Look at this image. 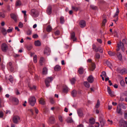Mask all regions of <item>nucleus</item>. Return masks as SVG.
<instances>
[{"instance_id": "f257e3e1", "label": "nucleus", "mask_w": 127, "mask_h": 127, "mask_svg": "<svg viewBox=\"0 0 127 127\" xmlns=\"http://www.w3.org/2000/svg\"><path fill=\"white\" fill-rule=\"evenodd\" d=\"M29 101L30 104L32 106H33L36 102V100L34 96H32L29 98Z\"/></svg>"}, {"instance_id": "f03ea898", "label": "nucleus", "mask_w": 127, "mask_h": 127, "mask_svg": "<svg viewBox=\"0 0 127 127\" xmlns=\"http://www.w3.org/2000/svg\"><path fill=\"white\" fill-rule=\"evenodd\" d=\"M53 80L52 77H47L45 80V83L46 86L48 87L50 86V83Z\"/></svg>"}, {"instance_id": "7ed1b4c3", "label": "nucleus", "mask_w": 127, "mask_h": 127, "mask_svg": "<svg viewBox=\"0 0 127 127\" xmlns=\"http://www.w3.org/2000/svg\"><path fill=\"white\" fill-rule=\"evenodd\" d=\"M10 100L14 105H17L19 103V100L16 98L11 97L10 98Z\"/></svg>"}, {"instance_id": "20e7f679", "label": "nucleus", "mask_w": 127, "mask_h": 127, "mask_svg": "<svg viewBox=\"0 0 127 127\" xmlns=\"http://www.w3.org/2000/svg\"><path fill=\"white\" fill-rule=\"evenodd\" d=\"M32 15L34 17H37L38 15L37 11L35 9H32L31 10Z\"/></svg>"}, {"instance_id": "39448f33", "label": "nucleus", "mask_w": 127, "mask_h": 127, "mask_svg": "<svg viewBox=\"0 0 127 127\" xmlns=\"http://www.w3.org/2000/svg\"><path fill=\"white\" fill-rule=\"evenodd\" d=\"M1 49L2 51L4 52H6L7 50L8 49L7 45L5 43L2 44L1 45Z\"/></svg>"}, {"instance_id": "423d86ee", "label": "nucleus", "mask_w": 127, "mask_h": 127, "mask_svg": "<svg viewBox=\"0 0 127 127\" xmlns=\"http://www.w3.org/2000/svg\"><path fill=\"white\" fill-rule=\"evenodd\" d=\"M20 118L18 116H15L13 118V123L16 124H17L18 123V121L20 120Z\"/></svg>"}, {"instance_id": "0eeeda50", "label": "nucleus", "mask_w": 127, "mask_h": 127, "mask_svg": "<svg viewBox=\"0 0 127 127\" xmlns=\"http://www.w3.org/2000/svg\"><path fill=\"white\" fill-rule=\"evenodd\" d=\"M51 52L50 48L48 47H46L44 50V53L46 55H49Z\"/></svg>"}, {"instance_id": "6e6552de", "label": "nucleus", "mask_w": 127, "mask_h": 127, "mask_svg": "<svg viewBox=\"0 0 127 127\" xmlns=\"http://www.w3.org/2000/svg\"><path fill=\"white\" fill-rule=\"evenodd\" d=\"M107 91L111 96L114 97L115 96L114 94V92H112L111 90V89L109 87H107Z\"/></svg>"}, {"instance_id": "1a4fd4ad", "label": "nucleus", "mask_w": 127, "mask_h": 127, "mask_svg": "<svg viewBox=\"0 0 127 127\" xmlns=\"http://www.w3.org/2000/svg\"><path fill=\"white\" fill-rule=\"evenodd\" d=\"M71 39L73 41H75L77 40V38L75 37V34L74 32H73L71 33Z\"/></svg>"}, {"instance_id": "9d476101", "label": "nucleus", "mask_w": 127, "mask_h": 127, "mask_svg": "<svg viewBox=\"0 0 127 127\" xmlns=\"http://www.w3.org/2000/svg\"><path fill=\"white\" fill-rule=\"evenodd\" d=\"M79 25L81 28H84L86 25V23L85 21L84 20H82L81 21L79 22Z\"/></svg>"}, {"instance_id": "9b49d317", "label": "nucleus", "mask_w": 127, "mask_h": 127, "mask_svg": "<svg viewBox=\"0 0 127 127\" xmlns=\"http://www.w3.org/2000/svg\"><path fill=\"white\" fill-rule=\"evenodd\" d=\"M87 80L89 82L91 83H92L94 81V78L92 75H90L88 77Z\"/></svg>"}, {"instance_id": "f8f14e48", "label": "nucleus", "mask_w": 127, "mask_h": 127, "mask_svg": "<svg viewBox=\"0 0 127 127\" xmlns=\"http://www.w3.org/2000/svg\"><path fill=\"white\" fill-rule=\"evenodd\" d=\"M52 7L51 6H48L47 8L46 12L47 14L50 15L52 13Z\"/></svg>"}, {"instance_id": "ddd939ff", "label": "nucleus", "mask_w": 127, "mask_h": 127, "mask_svg": "<svg viewBox=\"0 0 127 127\" xmlns=\"http://www.w3.org/2000/svg\"><path fill=\"white\" fill-rule=\"evenodd\" d=\"M95 66L94 63H92L91 64V65L89 67V70L91 71H93L95 69Z\"/></svg>"}, {"instance_id": "4468645a", "label": "nucleus", "mask_w": 127, "mask_h": 127, "mask_svg": "<svg viewBox=\"0 0 127 127\" xmlns=\"http://www.w3.org/2000/svg\"><path fill=\"white\" fill-rule=\"evenodd\" d=\"M10 15L11 18L13 19L15 22H16L17 21V16L15 14L13 13H11Z\"/></svg>"}, {"instance_id": "2eb2a0df", "label": "nucleus", "mask_w": 127, "mask_h": 127, "mask_svg": "<svg viewBox=\"0 0 127 127\" xmlns=\"http://www.w3.org/2000/svg\"><path fill=\"white\" fill-rule=\"evenodd\" d=\"M55 120V118L53 116H51L50 117L49 120V122L52 124H53L54 123Z\"/></svg>"}, {"instance_id": "dca6fc26", "label": "nucleus", "mask_w": 127, "mask_h": 127, "mask_svg": "<svg viewBox=\"0 0 127 127\" xmlns=\"http://www.w3.org/2000/svg\"><path fill=\"white\" fill-rule=\"evenodd\" d=\"M122 109L121 108H120L118 106L117 107L116 109V112L118 114L120 115H122V112L121 111Z\"/></svg>"}, {"instance_id": "f3484780", "label": "nucleus", "mask_w": 127, "mask_h": 127, "mask_svg": "<svg viewBox=\"0 0 127 127\" xmlns=\"http://www.w3.org/2000/svg\"><path fill=\"white\" fill-rule=\"evenodd\" d=\"M71 94L73 97H76L77 94V91L75 90H73L71 92Z\"/></svg>"}, {"instance_id": "a211bd4d", "label": "nucleus", "mask_w": 127, "mask_h": 127, "mask_svg": "<svg viewBox=\"0 0 127 127\" xmlns=\"http://www.w3.org/2000/svg\"><path fill=\"white\" fill-rule=\"evenodd\" d=\"M118 106L121 109V108H122L123 109H125L126 108L125 104L123 103L119 104L118 105Z\"/></svg>"}, {"instance_id": "6ab92c4d", "label": "nucleus", "mask_w": 127, "mask_h": 127, "mask_svg": "<svg viewBox=\"0 0 127 127\" xmlns=\"http://www.w3.org/2000/svg\"><path fill=\"white\" fill-rule=\"evenodd\" d=\"M66 122L68 123H71L73 122V121L71 117H68L65 120Z\"/></svg>"}, {"instance_id": "aec40b11", "label": "nucleus", "mask_w": 127, "mask_h": 127, "mask_svg": "<svg viewBox=\"0 0 127 127\" xmlns=\"http://www.w3.org/2000/svg\"><path fill=\"white\" fill-rule=\"evenodd\" d=\"M117 56L120 61H122V55L120 53L118 52L117 54Z\"/></svg>"}, {"instance_id": "412c9836", "label": "nucleus", "mask_w": 127, "mask_h": 127, "mask_svg": "<svg viewBox=\"0 0 127 127\" xmlns=\"http://www.w3.org/2000/svg\"><path fill=\"white\" fill-rule=\"evenodd\" d=\"M78 72L80 74H82L84 72V70L83 68L82 67H80L79 68L78 70Z\"/></svg>"}, {"instance_id": "4be33fe9", "label": "nucleus", "mask_w": 127, "mask_h": 127, "mask_svg": "<svg viewBox=\"0 0 127 127\" xmlns=\"http://www.w3.org/2000/svg\"><path fill=\"white\" fill-rule=\"evenodd\" d=\"M34 44L36 46H39L41 45V43L39 41L37 40L35 41Z\"/></svg>"}, {"instance_id": "5701e85b", "label": "nucleus", "mask_w": 127, "mask_h": 127, "mask_svg": "<svg viewBox=\"0 0 127 127\" xmlns=\"http://www.w3.org/2000/svg\"><path fill=\"white\" fill-rule=\"evenodd\" d=\"M47 69L46 67H44L43 69L42 73L43 75L46 74L47 73Z\"/></svg>"}, {"instance_id": "b1692460", "label": "nucleus", "mask_w": 127, "mask_h": 127, "mask_svg": "<svg viewBox=\"0 0 127 127\" xmlns=\"http://www.w3.org/2000/svg\"><path fill=\"white\" fill-rule=\"evenodd\" d=\"M89 122L91 124H94L95 122V119L93 118H92L89 120Z\"/></svg>"}, {"instance_id": "393cba45", "label": "nucleus", "mask_w": 127, "mask_h": 127, "mask_svg": "<svg viewBox=\"0 0 127 127\" xmlns=\"http://www.w3.org/2000/svg\"><path fill=\"white\" fill-rule=\"evenodd\" d=\"M95 52H97L99 51V52L101 53H103L102 49L100 47H98L97 48V49H95Z\"/></svg>"}, {"instance_id": "a878e982", "label": "nucleus", "mask_w": 127, "mask_h": 127, "mask_svg": "<svg viewBox=\"0 0 127 127\" xmlns=\"http://www.w3.org/2000/svg\"><path fill=\"white\" fill-rule=\"evenodd\" d=\"M54 69L55 70L58 71L61 70V67L60 66L57 65L55 67Z\"/></svg>"}, {"instance_id": "bb28decb", "label": "nucleus", "mask_w": 127, "mask_h": 127, "mask_svg": "<svg viewBox=\"0 0 127 127\" xmlns=\"http://www.w3.org/2000/svg\"><path fill=\"white\" fill-rule=\"evenodd\" d=\"M21 4V1L19 0H17L15 3V6H19Z\"/></svg>"}, {"instance_id": "cd10ccee", "label": "nucleus", "mask_w": 127, "mask_h": 127, "mask_svg": "<svg viewBox=\"0 0 127 127\" xmlns=\"http://www.w3.org/2000/svg\"><path fill=\"white\" fill-rule=\"evenodd\" d=\"M39 103L42 105L45 104V101L42 98H40L39 100Z\"/></svg>"}, {"instance_id": "c85d7f7f", "label": "nucleus", "mask_w": 127, "mask_h": 127, "mask_svg": "<svg viewBox=\"0 0 127 127\" xmlns=\"http://www.w3.org/2000/svg\"><path fill=\"white\" fill-rule=\"evenodd\" d=\"M124 46L123 43L121 41H120L119 43L117 44L118 47L121 48V47H123Z\"/></svg>"}, {"instance_id": "c756f323", "label": "nucleus", "mask_w": 127, "mask_h": 127, "mask_svg": "<svg viewBox=\"0 0 127 127\" xmlns=\"http://www.w3.org/2000/svg\"><path fill=\"white\" fill-rule=\"evenodd\" d=\"M78 113L80 116H82L83 115V113L82 110L81 109H79L77 110Z\"/></svg>"}, {"instance_id": "7c9ffc66", "label": "nucleus", "mask_w": 127, "mask_h": 127, "mask_svg": "<svg viewBox=\"0 0 127 127\" xmlns=\"http://www.w3.org/2000/svg\"><path fill=\"white\" fill-rule=\"evenodd\" d=\"M126 122L127 121H125L124 120L121 119L119 121L120 124L121 125V126H122L123 125L126 123Z\"/></svg>"}, {"instance_id": "2f4dec72", "label": "nucleus", "mask_w": 127, "mask_h": 127, "mask_svg": "<svg viewBox=\"0 0 127 127\" xmlns=\"http://www.w3.org/2000/svg\"><path fill=\"white\" fill-rule=\"evenodd\" d=\"M120 73L122 74H123L127 73V69H122L120 71Z\"/></svg>"}, {"instance_id": "473e14b6", "label": "nucleus", "mask_w": 127, "mask_h": 127, "mask_svg": "<svg viewBox=\"0 0 127 127\" xmlns=\"http://www.w3.org/2000/svg\"><path fill=\"white\" fill-rule=\"evenodd\" d=\"M108 54L110 56H114L116 54V53L114 52H112L109 51L108 52Z\"/></svg>"}, {"instance_id": "72a5a7b5", "label": "nucleus", "mask_w": 127, "mask_h": 127, "mask_svg": "<svg viewBox=\"0 0 127 127\" xmlns=\"http://www.w3.org/2000/svg\"><path fill=\"white\" fill-rule=\"evenodd\" d=\"M1 32L4 35L7 33L6 30L4 28H3L1 29Z\"/></svg>"}, {"instance_id": "f704fd0d", "label": "nucleus", "mask_w": 127, "mask_h": 127, "mask_svg": "<svg viewBox=\"0 0 127 127\" xmlns=\"http://www.w3.org/2000/svg\"><path fill=\"white\" fill-rule=\"evenodd\" d=\"M84 86L86 87L89 88L90 87V85L89 83L87 81L85 82H84Z\"/></svg>"}, {"instance_id": "c9c22d12", "label": "nucleus", "mask_w": 127, "mask_h": 127, "mask_svg": "<svg viewBox=\"0 0 127 127\" xmlns=\"http://www.w3.org/2000/svg\"><path fill=\"white\" fill-rule=\"evenodd\" d=\"M52 29V28L50 25L48 26L46 28V31L48 32L51 31Z\"/></svg>"}, {"instance_id": "e433bc0d", "label": "nucleus", "mask_w": 127, "mask_h": 127, "mask_svg": "<svg viewBox=\"0 0 127 127\" xmlns=\"http://www.w3.org/2000/svg\"><path fill=\"white\" fill-rule=\"evenodd\" d=\"M72 8L73 10L76 11H77L80 9V7H77L73 6H72Z\"/></svg>"}, {"instance_id": "4c0bfd02", "label": "nucleus", "mask_w": 127, "mask_h": 127, "mask_svg": "<svg viewBox=\"0 0 127 127\" xmlns=\"http://www.w3.org/2000/svg\"><path fill=\"white\" fill-rule=\"evenodd\" d=\"M91 8L93 10H95L97 9V7L96 6H94L93 5H90Z\"/></svg>"}, {"instance_id": "58836bf2", "label": "nucleus", "mask_w": 127, "mask_h": 127, "mask_svg": "<svg viewBox=\"0 0 127 127\" xmlns=\"http://www.w3.org/2000/svg\"><path fill=\"white\" fill-rule=\"evenodd\" d=\"M100 105V102L99 99L97 100V102L95 105V107L96 108H98L99 107Z\"/></svg>"}, {"instance_id": "ea45409f", "label": "nucleus", "mask_w": 127, "mask_h": 127, "mask_svg": "<svg viewBox=\"0 0 127 127\" xmlns=\"http://www.w3.org/2000/svg\"><path fill=\"white\" fill-rule=\"evenodd\" d=\"M44 60V58L42 57L40 58L39 61V64L40 65H43V63Z\"/></svg>"}, {"instance_id": "a19ab883", "label": "nucleus", "mask_w": 127, "mask_h": 127, "mask_svg": "<svg viewBox=\"0 0 127 127\" xmlns=\"http://www.w3.org/2000/svg\"><path fill=\"white\" fill-rule=\"evenodd\" d=\"M70 81L71 82V83L72 84H74L76 81V80L75 78H73L71 79H70Z\"/></svg>"}, {"instance_id": "79ce46f5", "label": "nucleus", "mask_w": 127, "mask_h": 127, "mask_svg": "<svg viewBox=\"0 0 127 127\" xmlns=\"http://www.w3.org/2000/svg\"><path fill=\"white\" fill-rule=\"evenodd\" d=\"M119 12H120V11H119V9H118V8H117L116 12L115 13V15L114 16V17H116L117 16H118V15L119 13Z\"/></svg>"}, {"instance_id": "37998d69", "label": "nucleus", "mask_w": 127, "mask_h": 127, "mask_svg": "<svg viewBox=\"0 0 127 127\" xmlns=\"http://www.w3.org/2000/svg\"><path fill=\"white\" fill-rule=\"evenodd\" d=\"M68 88L67 87H66L64 88L63 90V92L64 93H67L68 91Z\"/></svg>"}, {"instance_id": "c03bdc74", "label": "nucleus", "mask_w": 127, "mask_h": 127, "mask_svg": "<svg viewBox=\"0 0 127 127\" xmlns=\"http://www.w3.org/2000/svg\"><path fill=\"white\" fill-rule=\"evenodd\" d=\"M106 63L107 65L110 67L112 66V64L109 61H107L106 62Z\"/></svg>"}, {"instance_id": "a18cd8bd", "label": "nucleus", "mask_w": 127, "mask_h": 127, "mask_svg": "<svg viewBox=\"0 0 127 127\" xmlns=\"http://www.w3.org/2000/svg\"><path fill=\"white\" fill-rule=\"evenodd\" d=\"M32 45H28L27 46V48L28 50H30L32 48Z\"/></svg>"}, {"instance_id": "49530a36", "label": "nucleus", "mask_w": 127, "mask_h": 127, "mask_svg": "<svg viewBox=\"0 0 127 127\" xmlns=\"http://www.w3.org/2000/svg\"><path fill=\"white\" fill-rule=\"evenodd\" d=\"M33 62L35 63H36L37 62V56L35 55L34 56L33 58Z\"/></svg>"}, {"instance_id": "de8ad7c7", "label": "nucleus", "mask_w": 127, "mask_h": 127, "mask_svg": "<svg viewBox=\"0 0 127 127\" xmlns=\"http://www.w3.org/2000/svg\"><path fill=\"white\" fill-rule=\"evenodd\" d=\"M5 17V15L3 13L0 12V17L4 18Z\"/></svg>"}, {"instance_id": "09e8293b", "label": "nucleus", "mask_w": 127, "mask_h": 127, "mask_svg": "<svg viewBox=\"0 0 127 127\" xmlns=\"http://www.w3.org/2000/svg\"><path fill=\"white\" fill-rule=\"evenodd\" d=\"M107 20H106L105 19H104L102 22V26H105V23L106 22Z\"/></svg>"}, {"instance_id": "8fccbe9b", "label": "nucleus", "mask_w": 127, "mask_h": 127, "mask_svg": "<svg viewBox=\"0 0 127 127\" xmlns=\"http://www.w3.org/2000/svg\"><path fill=\"white\" fill-rule=\"evenodd\" d=\"M49 99L50 100V102L51 103L53 104L55 103V101L52 98H49Z\"/></svg>"}, {"instance_id": "3c124183", "label": "nucleus", "mask_w": 127, "mask_h": 127, "mask_svg": "<svg viewBox=\"0 0 127 127\" xmlns=\"http://www.w3.org/2000/svg\"><path fill=\"white\" fill-rule=\"evenodd\" d=\"M100 123L101 126V127H103L104 126V125L105 123V121H103L100 122Z\"/></svg>"}, {"instance_id": "603ef678", "label": "nucleus", "mask_w": 127, "mask_h": 127, "mask_svg": "<svg viewBox=\"0 0 127 127\" xmlns=\"http://www.w3.org/2000/svg\"><path fill=\"white\" fill-rule=\"evenodd\" d=\"M8 80L10 82L12 83V82L13 81V78L12 76H9Z\"/></svg>"}, {"instance_id": "864d4df0", "label": "nucleus", "mask_w": 127, "mask_h": 127, "mask_svg": "<svg viewBox=\"0 0 127 127\" xmlns=\"http://www.w3.org/2000/svg\"><path fill=\"white\" fill-rule=\"evenodd\" d=\"M60 23L62 24L64 22V18L63 17H61V18H60Z\"/></svg>"}, {"instance_id": "5fc2aeb1", "label": "nucleus", "mask_w": 127, "mask_h": 127, "mask_svg": "<svg viewBox=\"0 0 127 127\" xmlns=\"http://www.w3.org/2000/svg\"><path fill=\"white\" fill-rule=\"evenodd\" d=\"M27 34L28 35H30L32 33V31L30 30H28L27 32Z\"/></svg>"}, {"instance_id": "6e6d98bb", "label": "nucleus", "mask_w": 127, "mask_h": 127, "mask_svg": "<svg viewBox=\"0 0 127 127\" xmlns=\"http://www.w3.org/2000/svg\"><path fill=\"white\" fill-rule=\"evenodd\" d=\"M120 84L123 87L124 86L125 84L124 81L123 80L121 81L120 82Z\"/></svg>"}, {"instance_id": "4d7b16f0", "label": "nucleus", "mask_w": 127, "mask_h": 127, "mask_svg": "<svg viewBox=\"0 0 127 127\" xmlns=\"http://www.w3.org/2000/svg\"><path fill=\"white\" fill-rule=\"evenodd\" d=\"M95 57L97 59H99L100 58V55L98 53H96L95 54Z\"/></svg>"}, {"instance_id": "13d9d810", "label": "nucleus", "mask_w": 127, "mask_h": 127, "mask_svg": "<svg viewBox=\"0 0 127 127\" xmlns=\"http://www.w3.org/2000/svg\"><path fill=\"white\" fill-rule=\"evenodd\" d=\"M23 26V23L21 22H20L19 23V24L18 25V27L20 28H22Z\"/></svg>"}, {"instance_id": "bf43d9fd", "label": "nucleus", "mask_w": 127, "mask_h": 127, "mask_svg": "<svg viewBox=\"0 0 127 127\" xmlns=\"http://www.w3.org/2000/svg\"><path fill=\"white\" fill-rule=\"evenodd\" d=\"M22 12L24 14V17L26 18V17L27 16V15L26 14V11H22Z\"/></svg>"}, {"instance_id": "052dcab7", "label": "nucleus", "mask_w": 127, "mask_h": 127, "mask_svg": "<svg viewBox=\"0 0 127 127\" xmlns=\"http://www.w3.org/2000/svg\"><path fill=\"white\" fill-rule=\"evenodd\" d=\"M9 68L11 72H13L14 71V68L13 66L11 67H9Z\"/></svg>"}, {"instance_id": "680f3d73", "label": "nucleus", "mask_w": 127, "mask_h": 127, "mask_svg": "<svg viewBox=\"0 0 127 127\" xmlns=\"http://www.w3.org/2000/svg\"><path fill=\"white\" fill-rule=\"evenodd\" d=\"M102 74L105 77H106L107 75L105 72L104 71H102Z\"/></svg>"}, {"instance_id": "e2e57ef3", "label": "nucleus", "mask_w": 127, "mask_h": 127, "mask_svg": "<svg viewBox=\"0 0 127 127\" xmlns=\"http://www.w3.org/2000/svg\"><path fill=\"white\" fill-rule=\"evenodd\" d=\"M32 37L34 38H36L38 37V36L37 34H35L33 35Z\"/></svg>"}, {"instance_id": "0e129e2a", "label": "nucleus", "mask_w": 127, "mask_h": 127, "mask_svg": "<svg viewBox=\"0 0 127 127\" xmlns=\"http://www.w3.org/2000/svg\"><path fill=\"white\" fill-rule=\"evenodd\" d=\"M97 41L100 44L102 43V41L101 40L99 39H97Z\"/></svg>"}, {"instance_id": "69168bd1", "label": "nucleus", "mask_w": 127, "mask_h": 127, "mask_svg": "<svg viewBox=\"0 0 127 127\" xmlns=\"http://www.w3.org/2000/svg\"><path fill=\"white\" fill-rule=\"evenodd\" d=\"M8 65L9 66V67H11L13 66L12 65V63L11 62H9L8 64Z\"/></svg>"}, {"instance_id": "338daca9", "label": "nucleus", "mask_w": 127, "mask_h": 127, "mask_svg": "<svg viewBox=\"0 0 127 127\" xmlns=\"http://www.w3.org/2000/svg\"><path fill=\"white\" fill-rule=\"evenodd\" d=\"M59 120L61 122H62L63 121L62 118V116H59Z\"/></svg>"}, {"instance_id": "774afa93", "label": "nucleus", "mask_w": 127, "mask_h": 127, "mask_svg": "<svg viewBox=\"0 0 127 127\" xmlns=\"http://www.w3.org/2000/svg\"><path fill=\"white\" fill-rule=\"evenodd\" d=\"M124 116L125 119H127V113L126 112L124 113Z\"/></svg>"}]
</instances>
